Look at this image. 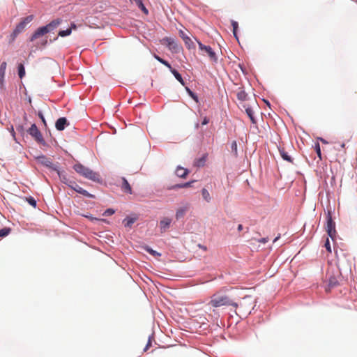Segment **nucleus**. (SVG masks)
I'll return each mask as SVG.
<instances>
[{"label": "nucleus", "mask_w": 357, "mask_h": 357, "mask_svg": "<svg viewBox=\"0 0 357 357\" xmlns=\"http://www.w3.org/2000/svg\"><path fill=\"white\" fill-rule=\"evenodd\" d=\"M213 307H218L221 306H232L234 309L237 310L238 305L236 302L232 301L228 296L222 294L220 293L214 294L208 303Z\"/></svg>", "instance_id": "obj_1"}, {"label": "nucleus", "mask_w": 357, "mask_h": 357, "mask_svg": "<svg viewBox=\"0 0 357 357\" xmlns=\"http://www.w3.org/2000/svg\"><path fill=\"white\" fill-rule=\"evenodd\" d=\"M73 169L77 174L87 179L99 183L102 182V178L98 173L93 172L81 163L75 164Z\"/></svg>", "instance_id": "obj_2"}, {"label": "nucleus", "mask_w": 357, "mask_h": 357, "mask_svg": "<svg viewBox=\"0 0 357 357\" xmlns=\"http://www.w3.org/2000/svg\"><path fill=\"white\" fill-rule=\"evenodd\" d=\"M255 303V299L252 296H245L241 301L236 302L238 305L237 309H238L239 313L237 312V310L235 309L236 314L246 315L250 314L254 307Z\"/></svg>", "instance_id": "obj_3"}, {"label": "nucleus", "mask_w": 357, "mask_h": 357, "mask_svg": "<svg viewBox=\"0 0 357 357\" xmlns=\"http://www.w3.org/2000/svg\"><path fill=\"white\" fill-rule=\"evenodd\" d=\"M197 43L203 55L206 54L211 61H217L216 54L210 46L204 45L199 41H197Z\"/></svg>", "instance_id": "obj_4"}, {"label": "nucleus", "mask_w": 357, "mask_h": 357, "mask_svg": "<svg viewBox=\"0 0 357 357\" xmlns=\"http://www.w3.org/2000/svg\"><path fill=\"white\" fill-rule=\"evenodd\" d=\"M28 132L38 142H39L40 144H44L45 143V141H44V139H43V137L42 136V134L40 132V130L38 129V128L36 126V124H32L31 125V126L28 130Z\"/></svg>", "instance_id": "obj_5"}, {"label": "nucleus", "mask_w": 357, "mask_h": 357, "mask_svg": "<svg viewBox=\"0 0 357 357\" xmlns=\"http://www.w3.org/2000/svg\"><path fill=\"white\" fill-rule=\"evenodd\" d=\"M68 187L76 191L77 192L89 197V198H94L95 196L89 192H87L86 190L83 189L82 187H80L79 185H77L75 181H72L70 182Z\"/></svg>", "instance_id": "obj_6"}, {"label": "nucleus", "mask_w": 357, "mask_h": 357, "mask_svg": "<svg viewBox=\"0 0 357 357\" xmlns=\"http://www.w3.org/2000/svg\"><path fill=\"white\" fill-rule=\"evenodd\" d=\"M326 231L328 235L332 238L334 239L336 234L335 230V223L332 220V218L330 215H328L327 218V225H326Z\"/></svg>", "instance_id": "obj_7"}, {"label": "nucleus", "mask_w": 357, "mask_h": 357, "mask_svg": "<svg viewBox=\"0 0 357 357\" xmlns=\"http://www.w3.org/2000/svg\"><path fill=\"white\" fill-rule=\"evenodd\" d=\"M339 284L337 278L335 275H331L328 280V284L326 287V291L330 292L331 289Z\"/></svg>", "instance_id": "obj_8"}, {"label": "nucleus", "mask_w": 357, "mask_h": 357, "mask_svg": "<svg viewBox=\"0 0 357 357\" xmlns=\"http://www.w3.org/2000/svg\"><path fill=\"white\" fill-rule=\"evenodd\" d=\"M48 31H47V28L44 26L38 28L34 33L31 37V41H33L36 39L40 38V36H44L45 34L47 33Z\"/></svg>", "instance_id": "obj_9"}, {"label": "nucleus", "mask_w": 357, "mask_h": 357, "mask_svg": "<svg viewBox=\"0 0 357 357\" xmlns=\"http://www.w3.org/2000/svg\"><path fill=\"white\" fill-rule=\"evenodd\" d=\"M172 222V219L167 217L162 218L160 221V228L161 232H165L169 227Z\"/></svg>", "instance_id": "obj_10"}, {"label": "nucleus", "mask_w": 357, "mask_h": 357, "mask_svg": "<svg viewBox=\"0 0 357 357\" xmlns=\"http://www.w3.org/2000/svg\"><path fill=\"white\" fill-rule=\"evenodd\" d=\"M68 125L69 123L68 122L67 119L65 117H61L56 121L55 127L58 130L61 131L64 130L66 126Z\"/></svg>", "instance_id": "obj_11"}, {"label": "nucleus", "mask_w": 357, "mask_h": 357, "mask_svg": "<svg viewBox=\"0 0 357 357\" xmlns=\"http://www.w3.org/2000/svg\"><path fill=\"white\" fill-rule=\"evenodd\" d=\"M61 22H62V20L60 18H57V19L54 20L52 22H50L48 24L45 26V27L47 28V31L49 33L50 31H51L54 30V29H56V27H58L61 24Z\"/></svg>", "instance_id": "obj_12"}, {"label": "nucleus", "mask_w": 357, "mask_h": 357, "mask_svg": "<svg viewBox=\"0 0 357 357\" xmlns=\"http://www.w3.org/2000/svg\"><path fill=\"white\" fill-rule=\"evenodd\" d=\"M122 184H121V190L128 194H132V188L128 181L124 178H121Z\"/></svg>", "instance_id": "obj_13"}, {"label": "nucleus", "mask_w": 357, "mask_h": 357, "mask_svg": "<svg viewBox=\"0 0 357 357\" xmlns=\"http://www.w3.org/2000/svg\"><path fill=\"white\" fill-rule=\"evenodd\" d=\"M163 40L166 43L169 50H174L175 52L177 51L178 45L173 39L165 38L163 39Z\"/></svg>", "instance_id": "obj_14"}, {"label": "nucleus", "mask_w": 357, "mask_h": 357, "mask_svg": "<svg viewBox=\"0 0 357 357\" xmlns=\"http://www.w3.org/2000/svg\"><path fill=\"white\" fill-rule=\"evenodd\" d=\"M26 25L22 22H20L17 25V26L15 27V29H14L13 33H12V37H13V39H15V38L21 32L23 31V30L24 29Z\"/></svg>", "instance_id": "obj_15"}, {"label": "nucleus", "mask_w": 357, "mask_h": 357, "mask_svg": "<svg viewBox=\"0 0 357 357\" xmlns=\"http://www.w3.org/2000/svg\"><path fill=\"white\" fill-rule=\"evenodd\" d=\"M243 107L245 108V112L248 117L250 119V121L252 123H255L256 121L254 116V112L251 107L248 105H243Z\"/></svg>", "instance_id": "obj_16"}, {"label": "nucleus", "mask_w": 357, "mask_h": 357, "mask_svg": "<svg viewBox=\"0 0 357 357\" xmlns=\"http://www.w3.org/2000/svg\"><path fill=\"white\" fill-rule=\"evenodd\" d=\"M37 160H38V162L44 165L45 166L50 167V168L52 167V163L50 161V160L44 155L38 157L37 158Z\"/></svg>", "instance_id": "obj_17"}, {"label": "nucleus", "mask_w": 357, "mask_h": 357, "mask_svg": "<svg viewBox=\"0 0 357 357\" xmlns=\"http://www.w3.org/2000/svg\"><path fill=\"white\" fill-rule=\"evenodd\" d=\"M279 152L283 160L291 163L293 162L292 158L290 155H289L288 153L284 150V148H279Z\"/></svg>", "instance_id": "obj_18"}, {"label": "nucleus", "mask_w": 357, "mask_h": 357, "mask_svg": "<svg viewBox=\"0 0 357 357\" xmlns=\"http://www.w3.org/2000/svg\"><path fill=\"white\" fill-rule=\"evenodd\" d=\"M6 67L7 63L6 61L2 62L0 65V84H3Z\"/></svg>", "instance_id": "obj_19"}, {"label": "nucleus", "mask_w": 357, "mask_h": 357, "mask_svg": "<svg viewBox=\"0 0 357 357\" xmlns=\"http://www.w3.org/2000/svg\"><path fill=\"white\" fill-rule=\"evenodd\" d=\"M57 174H58V175L59 176V178L61 181V182L65 183L66 185H67L68 186L70 182L72 181L70 180L68 178L65 172H60L59 170H57Z\"/></svg>", "instance_id": "obj_20"}, {"label": "nucleus", "mask_w": 357, "mask_h": 357, "mask_svg": "<svg viewBox=\"0 0 357 357\" xmlns=\"http://www.w3.org/2000/svg\"><path fill=\"white\" fill-rule=\"evenodd\" d=\"M189 173V171L187 169L178 167L176 170V174L181 178H185Z\"/></svg>", "instance_id": "obj_21"}, {"label": "nucleus", "mask_w": 357, "mask_h": 357, "mask_svg": "<svg viewBox=\"0 0 357 357\" xmlns=\"http://www.w3.org/2000/svg\"><path fill=\"white\" fill-rule=\"evenodd\" d=\"M236 96H237L238 100L240 101H242V102L246 100V99H247V93L241 88L238 89L237 93H236Z\"/></svg>", "instance_id": "obj_22"}, {"label": "nucleus", "mask_w": 357, "mask_h": 357, "mask_svg": "<svg viewBox=\"0 0 357 357\" xmlns=\"http://www.w3.org/2000/svg\"><path fill=\"white\" fill-rule=\"evenodd\" d=\"M169 70L171 71V73L174 75V76L175 77V78L182 84V85H184L185 84V82H184V80L183 79L181 74L177 71L175 69L172 68L171 67V68H169Z\"/></svg>", "instance_id": "obj_23"}, {"label": "nucleus", "mask_w": 357, "mask_h": 357, "mask_svg": "<svg viewBox=\"0 0 357 357\" xmlns=\"http://www.w3.org/2000/svg\"><path fill=\"white\" fill-rule=\"evenodd\" d=\"M188 206H185V207L178 208L176 213V218L180 219L182 217H183L184 215L185 214L186 211H188Z\"/></svg>", "instance_id": "obj_24"}, {"label": "nucleus", "mask_w": 357, "mask_h": 357, "mask_svg": "<svg viewBox=\"0 0 357 357\" xmlns=\"http://www.w3.org/2000/svg\"><path fill=\"white\" fill-rule=\"evenodd\" d=\"M183 40L185 44V45L188 47V49H190L192 47H195L194 43L191 40V38L188 36H183Z\"/></svg>", "instance_id": "obj_25"}, {"label": "nucleus", "mask_w": 357, "mask_h": 357, "mask_svg": "<svg viewBox=\"0 0 357 357\" xmlns=\"http://www.w3.org/2000/svg\"><path fill=\"white\" fill-rule=\"evenodd\" d=\"M133 1L135 2L139 8H140L144 14H148L149 11L143 4L142 0H133Z\"/></svg>", "instance_id": "obj_26"}, {"label": "nucleus", "mask_w": 357, "mask_h": 357, "mask_svg": "<svg viewBox=\"0 0 357 357\" xmlns=\"http://www.w3.org/2000/svg\"><path fill=\"white\" fill-rule=\"evenodd\" d=\"M135 222V218L127 217L123 220L124 226L126 227H131L132 224Z\"/></svg>", "instance_id": "obj_27"}, {"label": "nucleus", "mask_w": 357, "mask_h": 357, "mask_svg": "<svg viewBox=\"0 0 357 357\" xmlns=\"http://www.w3.org/2000/svg\"><path fill=\"white\" fill-rule=\"evenodd\" d=\"M18 75L21 79L25 75V69L22 63L18 65Z\"/></svg>", "instance_id": "obj_28"}, {"label": "nucleus", "mask_w": 357, "mask_h": 357, "mask_svg": "<svg viewBox=\"0 0 357 357\" xmlns=\"http://www.w3.org/2000/svg\"><path fill=\"white\" fill-rule=\"evenodd\" d=\"M202 197L207 202H209L210 200H211V197H210V194L208 192V191L205 189V188H203L202 190Z\"/></svg>", "instance_id": "obj_29"}, {"label": "nucleus", "mask_w": 357, "mask_h": 357, "mask_svg": "<svg viewBox=\"0 0 357 357\" xmlns=\"http://www.w3.org/2000/svg\"><path fill=\"white\" fill-rule=\"evenodd\" d=\"M154 58L156 60H158L160 63L167 66L168 68H171V65L167 61L164 60L163 59L160 58L156 54L154 55Z\"/></svg>", "instance_id": "obj_30"}, {"label": "nucleus", "mask_w": 357, "mask_h": 357, "mask_svg": "<svg viewBox=\"0 0 357 357\" xmlns=\"http://www.w3.org/2000/svg\"><path fill=\"white\" fill-rule=\"evenodd\" d=\"M193 181H191V182H187V183H182V184H177V185H175L172 187L173 189L174 188H188V187H190L191 186V184Z\"/></svg>", "instance_id": "obj_31"}, {"label": "nucleus", "mask_w": 357, "mask_h": 357, "mask_svg": "<svg viewBox=\"0 0 357 357\" xmlns=\"http://www.w3.org/2000/svg\"><path fill=\"white\" fill-rule=\"evenodd\" d=\"M71 34V29H67L66 30L60 31L58 33L59 36L65 37Z\"/></svg>", "instance_id": "obj_32"}, {"label": "nucleus", "mask_w": 357, "mask_h": 357, "mask_svg": "<svg viewBox=\"0 0 357 357\" xmlns=\"http://www.w3.org/2000/svg\"><path fill=\"white\" fill-rule=\"evenodd\" d=\"M10 232V229L4 227L1 229H0V237H5L8 236Z\"/></svg>", "instance_id": "obj_33"}, {"label": "nucleus", "mask_w": 357, "mask_h": 357, "mask_svg": "<svg viewBox=\"0 0 357 357\" xmlns=\"http://www.w3.org/2000/svg\"><path fill=\"white\" fill-rule=\"evenodd\" d=\"M231 25H232V27H233L234 36L237 38L236 31H237V29H238V24L237 22L232 20L231 21Z\"/></svg>", "instance_id": "obj_34"}, {"label": "nucleus", "mask_w": 357, "mask_h": 357, "mask_svg": "<svg viewBox=\"0 0 357 357\" xmlns=\"http://www.w3.org/2000/svg\"><path fill=\"white\" fill-rule=\"evenodd\" d=\"M314 149L317 153L318 157L319 158L320 160H321V153L320 145L319 143L315 144Z\"/></svg>", "instance_id": "obj_35"}, {"label": "nucleus", "mask_w": 357, "mask_h": 357, "mask_svg": "<svg viewBox=\"0 0 357 357\" xmlns=\"http://www.w3.org/2000/svg\"><path fill=\"white\" fill-rule=\"evenodd\" d=\"M33 15H29L22 21L26 26L33 20Z\"/></svg>", "instance_id": "obj_36"}, {"label": "nucleus", "mask_w": 357, "mask_h": 357, "mask_svg": "<svg viewBox=\"0 0 357 357\" xmlns=\"http://www.w3.org/2000/svg\"><path fill=\"white\" fill-rule=\"evenodd\" d=\"M33 15H29L22 21L26 26L33 20Z\"/></svg>", "instance_id": "obj_37"}, {"label": "nucleus", "mask_w": 357, "mask_h": 357, "mask_svg": "<svg viewBox=\"0 0 357 357\" xmlns=\"http://www.w3.org/2000/svg\"><path fill=\"white\" fill-rule=\"evenodd\" d=\"M231 149L234 155H237V144L236 141L232 142Z\"/></svg>", "instance_id": "obj_38"}, {"label": "nucleus", "mask_w": 357, "mask_h": 357, "mask_svg": "<svg viewBox=\"0 0 357 357\" xmlns=\"http://www.w3.org/2000/svg\"><path fill=\"white\" fill-rule=\"evenodd\" d=\"M26 199L31 206L33 207L36 206V201L34 199V198H33L32 197H29L28 198H26Z\"/></svg>", "instance_id": "obj_39"}, {"label": "nucleus", "mask_w": 357, "mask_h": 357, "mask_svg": "<svg viewBox=\"0 0 357 357\" xmlns=\"http://www.w3.org/2000/svg\"><path fill=\"white\" fill-rule=\"evenodd\" d=\"M186 91L190 96H191L196 102H198L197 96L189 88L186 87Z\"/></svg>", "instance_id": "obj_40"}, {"label": "nucleus", "mask_w": 357, "mask_h": 357, "mask_svg": "<svg viewBox=\"0 0 357 357\" xmlns=\"http://www.w3.org/2000/svg\"><path fill=\"white\" fill-rule=\"evenodd\" d=\"M114 212V210H113L112 208H108L104 212L103 215L106 216H109L113 215Z\"/></svg>", "instance_id": "obj_41"}, {"label": "nucleus", "mask_w": 357, "mask_h": 357, "mask_svg": "<svg viewBox=\"0 0 357 357\" xmlns=\"http://www.w3.org/2000/svg\"><path fill=\"white\" fill-rule=\"evenodd\" d=\"M147 252L149 253H150L151 255H152L153 256H160V254L157 252L156 251L152 250L151 248H147L146 249Z\"/></svg>", "instance_id": "obj_42"}, {"label": "nucleus", "mask_w": 357, "mask_h": 357, "mask_svg": "<svg viewBox=\"0 0 357 357\" xmlns=\"http://www.w3.org/2000/svg\"><path fill=\"white\" fill-rule=\"evenodd\" d=\"M325 248H326L328 252H331V247L328 238H327L326 241Z\"/></svg>", "instance_id": "obj_43"}, {"label": "nucleus", "mask_w": 357, "mask_h": 357, "mask_svg": "<svg viewBox=\"0 0 357 357\" xmlns=\"http://www.w3.org/2000/svg\"><path fill=\"white\" fill-rule=\"evenodd\" d=\"M151 345V340H149L145 348L144 349V351H146L149 349V347Z\"/></svg>", "instance_id": "obj_44"}, {"label": "nucleus", "mask_w": 357, "mask_h": 357, "mask_svg": "<svg viewBox=\"0 0 357 357\" xmlns=\"http://www.w3.org/2000/svg\"><path fill=\"white\" fill-rule=\"evenodd\" d=\"M151 345V340H149L145 348L144 349V351H146L149 349V347Z\"/></svg>", "instance_id": "obj_45"}, {"label": "nucleus", "mask_w": 357, "mask_h": 357, "mask_svg": "<svg viewBox=\"0 0 357 357\" xmlns=\"http://www.w3.org/2000/svg\"><path fill=\"white\" fill-rule=\"evenodd\" d=\"M208 122H209V119H208L206 116H205V117L204 118V119H203L202 122V125H206V124H208Z\"/></svg>", "instance_id": "obj_46"}, {"label": "nucleus", "mask_w": 357, "mask_h": 357, "mask_svg": "<svg viewBox=\"0 0 357 357\" xmlns=\"http://www.w3.org/2000/svg\"><path fill=\"white\" fill-rule=\"evenodd\" d=\"M77 28V25L74 22H72L70 24V26L69 29H71V31H72V30H76Z\"/></svg>", "instance_id": "obj_47"}, {"label": "nucleus", "mask_w": 357, "mask_h": 357, "mask_svg": "<svg viewBox=\"0 0 357 357\" xmlns=\"http://www.w3.org/2000/svg\"><path fill=\"white\" fill-rule=\"evenodd\" d=\"M84 217L87 218L88 219H89L91 220H98L97 218H93V216L89 215H85Z\"/></svg>", "instance_id": "obj_48"}, {"label": "nucleus", "mask_w": 357, "mask_h": 357, "mask_svg": "<svg viewBox=\"0 0 357 357\" xmlns=\"http://www.w3.org/2000/svg\"><path fill=\"white\" fill-rule=\"evenodd\" d=\"M268 238H262L259 241V242L262 243H266V242H268Z\"/></svg>", "instance_id": "obj_49"}, {"label": "nucleus", "mask_w": 357, "mask_h": 357, "mask_svg": "<svg viewBox=\"0 0 357 357\" xmlns=\"http://www.w3.org/2000/svg\"><path fill=\"white\" fill-rule=\"evenodd\" d=\"M39 116H40V119H42L43 122L45 124V119H44V117H43V114L40 113V114H39Z\"/></svg>", "instance_id": "obj_50"}, {"label": "nucleus", "mask_w": 357, "mask_h": 357, "mask_svg": "<svg viewBox=\"0 0 357 357\" xmlns=\"http://www.w3.org/2000/svg\"><path fill=\"white\" fill-rule=\"evenodd\" d=\"M243 229V225H238V231H241Z\"/></svg>", "instance_id": "obj_51"}, {"label": "nucleus", "mask_w": 357, "mask_h": 357, "mask_svg": "<svg viewBox=\"0 0 357 357\" xmlns=\"http://www.w3.org/2000/svg\"><path fill=\"white\" fill-rule=\"evenodd\" d=\"M319 140L324 144H328V142L323 138H319Z\"/></svg>", "instance_id": "obj_52"}, {"label": "nucleus", "mask_w": 357, "mask_h": 357, "mask_svg": "<svg viewBox=\"0 0 357 357\" xmlns=\"http://www.w3.org/2000/svg\"><path fill=\"white\" fill-rule=\"evenodd\" d=\"M11 133H12V135L13 136V137H15V133L13 128H12Z\"/></svg>", "instance_id": "obj_53"}, {"label": "nucleus", "mask_w": 357, "mask_h": 357, "mask_svg": "<svg viewBox=\"0 0 357 357\" xmlns=\"http://www.w3.org/2000/svg\"><path fill=\"white\" fill-rule=\"evenodd\" d=\"M17 130H20V131H22L23 128H22V126H19V127L17 128Z\"/></svg>", "instance_id": "obj_54"}, {"label": "nucleus", "mask_w": 357, "mask_h": 357, "mask_svg": "<svg viewBox=\"0 0 357 357\" xmlns=\"http://www.w3.org/2000/svg\"><path fill=\"white\" fill-rule=\"evenodd\" d=\"M279 238H280V236H278V237H276V238L274 239L273 242H275V241H276Z\"/></svg>", "instance_id": "obj_55"}, {"label": "nucleus", "mask_w": 357, "mask_h": 357, "mask_svg": "<svg viewBox=\"0 0 357 357\" xmlns=\"http://www.w3.org/2000/svg\"><path fill=\"white\" fill-rule=\"evenodd\" d=\"M181 37H182V38H183V36H184V33H183V31H181Z\"/></svg>", "instance_id": "obj_56"}, {"label": "nucleus", "mask_w": 357, "mask_h": 357, "mask_svg": "<svg viewBox=\"0 0 357 357\" xmlns=\"http://www.w3.org/2000/svg\"><path fill=\"white\" fill-rule=\"evenodd\" d=\"M341 146H342V148H344V144H342L341 145Z\"/></svg>", "instance_id": "obj_57"}, {"label": "nucleus", "mask_w": 357, "mask_h": 357, "mask_svg": "<svg viewBox=\"0 0 357 357\" xmlns=\"http://www.w3.org/2000/svg\"><path fill=\"white\" fill-rule=\"evenodd\" d=\"M130 1H132L133 0H130Z\"/></svg>", "instance_id": "obj_58"}]
</instances>
